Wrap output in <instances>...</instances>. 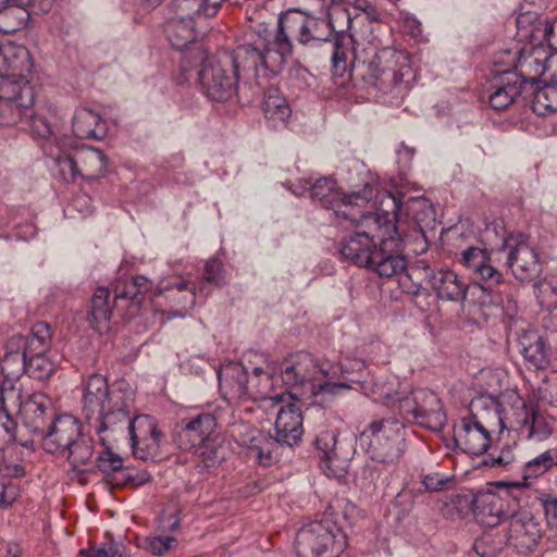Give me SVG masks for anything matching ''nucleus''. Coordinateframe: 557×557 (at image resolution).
I'll return each mask as SVG.
<instances>
[{"mask_svg": "<svg viewBox=\"0 0 557 557\" xmlns=\"http://www.w3.org/2000/svg\"><path fill=\"white\" fill-rule=\"evenodd\" d=\"M522 355L528 366L535 370L545 369L549 364V347L541 336L524 346Z\"/></svg>", "mask_w": 557, "mask_h": 557, "instance_id": "obj_42", "label": "nucleus"}, {"mask_svg": "<svg viewBox=\"0 0 557 557\" xmlns=\"http://www.w3.org/2000/svg\"><path fill=\"white\" fill-rule=\"evenodd\" d=\"M317 449L321 454V468L327 476H339L342 465L347 461V457L341 456L338 447L337 433L333 430L321 432L315 438Z\"/></svg>", "mask_w": 557, "mask_h": 557, "instance_id": "obj_30", "label": "nucleus"}, {"mask_svg": "<svg viewBox=\"0 0 557 557\" xmlns=\"http://www.w3.org/2000/svg\"><path fill=\"white\" fill-rule=\"evenodd\" d=\"M516 442L504 443L499 449H494L483 459V465L495 469H506L516 461Z\"/></svg>", "mask_w": 557, "mask_h": 557, "instance_id": "obj_47", "label": "nucleus"}, {"mask_svg": "<svg viewBox=\"0 0 557 557\" xmlns=\"http://www.w3.org/2000/svg\"><path fill=\"white\" fill-rule=\"evenodd\" d=\"M117 484H131L132 486H139L150 480V474L146 470H135L125 468L120 479L114 478Z\"/></svg>", "mask_w": 557, "mask_h": 557, "instance_id": "obj_55", "label": "nucleus"}, {"mask_svg": "<svg viewBox=\"0 0 557 557\" xmlns=\"http://www.w3.org/2000/svg\"><path fill=\"white\" fill-rule=\"evenodd\" d=\"M36 235V227L33 223H25L22 226H15L12 234L3 235L0 233V237L11 240H28Z\"/></svg>", "mask_w": 557, "mask_h": 557, "instance_id": "obj_59", "label": "nucleus"}, {"mask_svg": "<svg viewBox=\"0 0 557 557\" xmlns=\"http://www.w3.org/2000/svg\"><path fill=\"white\" fill-rule=\"evenodd\" d=\"M114 300H131L133 305L139 306L141 304V297L136 289H131L127 286V281L123 284H119L115 287Z\"/></svg>", "mask_w": 557, "mask_h": 557, "instance_id": "obj_58", "label": "nucleus"}, {"mask_svg": "<svg viewBox=\"0 0 557 557\" xmlns=\"http://www.w3.org/2000/svg\"><path fill=\"white\" fill-rule=\"evenodd\" d=\"M222 421L230 428L228 432L234 441L247 448L249 456L259 465L269 467L276 461L275 448L278 443L274 440V435L270 436L249 423L237 421L234 411H232V419L222 417Z\"/></svg>", "mask_w": 557, "mask_h": 557, "instance_id": "obj_16", "label": "nucleus"}, {"mask_svg": "<svg viewBox=\"0 0 557 557\" xmlns=\"http://www.w3.org/2000/svg\"><path fill=\"white\" fill-rule=\"evenodd\" d=\"M17 498V488L13 484H2L0 486V506L7 508Z\"/></svg>", "mask_w": 557, "mask_h": 557, "instance_id": "obj_62", "label": "nucleus"}, {"mask_svg": "<svg viewBox=\"0 0 557 557\" xmlns=\"http://www.w3.org/2000/svg\"><path fill=\"white\" fill-rule=\"evenodd\" d=\"M206 0H174L171 8L174 16L195 21L196 17L205 16Z\"/></svg>", "mask_w": 557, "mask_h": 557, "instance_id": "obj_49", "label": "nucleus"}, {"mask_svg": "<svg viewBox=\"0 0 557 557\" xmlns=\"http://www.w3.org/2000/svg\"><path fill=\"white\" fill-rule=\"evenodd\" d=\"M45 152L53 160L51 171L57 178L64 183H71L79 177L75 139L69 136L55 138V145L49 144L45 148Z\"/></svg>", "mask_w": 557, "mask_h": 557, "instance_id": "obj_25", "label": "nucleus"}, {"mask_svg": "<svg viewBox=\"0 0 557 557\" xmlns=\"http://www.w3.org/2000/svg\"><path fill=\"white\" fill-rule=\"evenodd\" d=\"M79 177L88 181L103 176L108 170L109 160L104 152L92 147H77Z\"/></svg>", "mask_w": 557, "mask_h": 557, "instance_id": "obj_34", "label": "nucleus"}, {"mask_svg": "<svg viewBox=\"0 0 557 557\" xmlns=\"http://www.w3.org/2000/svg\"><path fill=\"white\" fill-rule=\"evenodd\" d=\"M45 431L39 438L48 453L66 456L75 470L90 461L94 441L79 419L69 413L55 416Z\"/></svg>", "mask_w": 557, "mask_h": 557, "instance_id": "obj_9", "label": "nucleus"}, {"mask_svg": "<svg viewBox=\"0 0 557 557\" xmlns=\"http://www.w3.org/2000/svg\"><path fill=\"white\" fill-rule=\"evenodd\" d=\"M98 469L106 475H114L120 479L125 467H123V459L119 454L109 449L102 451L97 458Z\"/></svg>", "mask_w": 557, "mask_h": 557, "instance_id": "obj_51", "label": "nucleus"}, {"mask_svg": "<svg viewBox=\"0 0 557 557\" xmlns=\"http://www.w3.org/2000/svg\"><path fill=\"white\" fill-rule=\"evenodd\" d=\"M135 391L125 380L109 385L101 374L90 375L83 386L82 413L103 442L107 431L128 430L135 457L153 460L159 456L162 434L148 414L133 417Z\"/></svg>", "mask_w": 557, "mask_h": 557, "instance_id": "obj_1", "label": "nucleus"}, {"mask_svg": "<svg viewBox=\"0 0 557 557\" xmlns=\"http://www.w3.org/2000/svg\"><path fill=\"white\" fill-rule=\"evenodd\" d=\"M73 134L76 138L101 140L108 134V123L99 113L89 108L76 109L72 119Z\"/></svg>", "mask_w": 557, "mask_h": 557, "instance_id": "obj_29", "label": "nucleus"}, {"mask_svg": "<svg viewBox=\"0 0 557 557\" xmlns=\"http://www.w3.org/2000/svg\"><path fill=\"white\" fill-rule=\"evenodd\" d=\"M507 521L508 525L503 530L507 544L521 554L532 552L542 536L541 525L532 513L519 507Z\"/></svg>", "mask_w": 557, "mask_h": 557, "instance_id": "obj_22", "label": "nucleus"}, {"mask_svg": "<svg viewBox=\"0 0 557 557\" xmlns=\"http://www.w3.org/2000/svg\"><path fill=\"white\" fill-rule=\"evenodd\" d=\"M449 480L438 473L428 474L423 478L422 484L426 492H437L444 490Z\"/></svg>", "mask_w": 557, "mask_h": 557, "instance_id": "obj_60", "label": "nucleus"}, {"mask_svg": "<svg viewBox=\"0 0 557 557\" xmlns=\"http://www.w3.org/2000/svg\"><path fill=\"white\" fill-rule=\"evenodd\" d=\"M27 335H13L5 345V352L0 367L9 379H15L26 372Z\"/></svg>", "mask_w": 557, "mask_h": 557, "instance_id": "obj_31", "label": "nucleus"}, {"mask_svg": "<svg viewBox=\"0 0 557 557\" xmlns=\"http://www.w3.org/2000/svg\"><path fill=\"white\" fill-rule=\"evenodd\" d=\"M289 392H299L298 388H285L280 393H284L283 400L278 404L274 401H269L267 406H262L264 409L269 408H278L276 412V419L274 424V440L281 444L286 446L297 445L302 437L304 429H302V413L300 408L292 403L283 405L285 401V396L292 398L289 396ZM296 399L295 397H293Z\"/></svg>", "mask_w": 557, "mask_h": 557, "instance_id": "obj_20", "label": "nucleus"}, {"mask_svg": "<svg viewBox=\"0 0 557 557\" xmlns=\"http://www.w3.org/2000/svg\"><path fill=\"white\" fill-rule=\"evenodd\" d=\"M547 523L557 532V497L552 494H543L540 497Z\"/></svg>", "mask_w": 557, "mask_h": 557, "instance_id": "obj_56", "label": "nucleus"}, {"mask_svg": "<svg viewBox=\"0 0 557 557\" xmlns=\"http://www.w3.org/2000/svg\"><path fill=\"white\" fill-rule=\"evenodd\" d=\"M387 54H389V59L386 58V62L388 63L397 64L400 59H404V54L399 51H385L382 55H375V58L368 63L367 72L363 75L369 86L383 94L389 92L394 87L404 82L405 76L411 74V67L408 64H403L399 69L392 66V64H383L382 59Z\"/></svg>", "mask_w": 557, "mask_h": 557, "instance_id": "obj_21", "label": "nucleus"}, {"mask_svg": "<svg viewBox=\"0 0 557 557\" xmlns=\"http://www.w3.org/2000/svg\"><path fill=\"white\" fill-rule=\"evenodd\" d=\"M502 249L507 251L506 265L517 280L530 282L542 273L543 265L537 250L529 244L523 234L508 235L504 239Z\"/></svg>", "mask_w": 557, "mask_h": 557, "instance_id": "obj_17", "label": "nucleus"}, {"mask_svg": "<svg viewBox=\"0 0 557 557\" xmlns=\"http://www.w3.org/2000/svg\"><path fill=\"white\" fill-rule=\"evenodd\" d=\"M26 373L36 380H46L55 370V363L47 356L51 345V330L48 323L37 322L27 334Z\"/></svg>", "mask_w": 557, "mask_h": 557, "instance_id": "obj_19", "label": "nucleus"}, {"mask_svg": "<svg viewBox=\"0 0 557 557\" xmlns=\"http://www.w3.org/2000/svg\"><path fill=\"white\" fill-rule=\"evenodd\" d=\"M345 547L346 535L330 516L305 524L296 535L300 557H336Z\"/></svg>", "mask_w": 557, "mask_h": 557, "instance_id": "obj_12", "label": "nucleus"}, {"mask_svg": "<svg viewBox=\"0 0 557 557\" xmlns=\"http://www.w3.org/2000/svg\"><path fill=\"white\" fill-rule=\"evenodd\" d=\"M550 434L552 428L546 417L539 412L531 411V416L521 435L527 440L542 442L548 438Z\"/></svg>", "mask_w": 557, "mask_h": 557, "instance_id": "obj_46", "label": "nucleus"}, {"mask_svg": "<svg viewBox=\"0 0 557 557\" xmlns=\"http://www.w3.org/2000/svg\"><path fill=\"white\" fill-rule=\"evenodd\" d=\"M360 441L373 462L393 465L406 449L405 426L397 418L372 421L361 433Z\"/></svg>", "mask_w": 557, "mask_h": 557, "instance_id": "obj_11", "label": "nucleus"}, {"mask_svg": "<svg viewBox=\"0 0 557 557\" xmlns=\"http://www.w3.org/2000/svg\"><path fill=\"white\" fill-rule=\"evenodd\" d=\"M397 410L404 421L418 424L432 432H440L446 424L447 414L441 398L428 388H416L397 397Z\"/></svg>", "mask_w": 557, "mask_h": 557, "instance_id": "obj_13", "label": "nucleus"}, {"mask_svg": "<svg viewBox=\"0 0 557 557\" xmlns=\"http://www.w3.org/2000/svg\"><path fill=\"white\" fill-rule=\"evenodd\" d=\"M556 25L557 20L537 18L528 35L540 44L546 42L548 46H554L553 36Z\"/></svg>", "mask_w": 557, "mask_h": 557, "instance_id": "obj_52", "label": "nucleus"}, {"mask_svg": "<svg viewBox=\"0 0 557 557\" xmlns=\"http://www.w3.org/2000/svg\"><path fill=\"white\" fill-rule=\"evenodd\" d=\"M197 74L202 92L212 101H227L236 92L239 81L228 52L206 58Z\"/></svg>", "mask_w": 557, "mask_h": 557, "instance_id": "obj_15", "label": "nucleus"}, {"mask_svg": "<svg viewBox=\"0 0 557 557\" xmlns=\"http://www.w3.org/2000/svg\"><path fill=\"white\" fill-rule=\"evenodd\" d=\"M553 467H557V455L554 448L548 449L528 461L523 468V479H536Z\"/></svg>", "mask_w": 557, "mask_h": 557, "instance_id": "obj_45", "label": "nucleus"}, {"mask_svg": "<svg viewBox=\"0 0 557 557\" xmlns=\"http://www.w3.org/2000/svg\"><path fill=\"white\" fill-rule=\"evenodd\" d=\"M296 196L308 194L310 199L330 212V221L338 226L357 227L363 213L361 208L371 199L372 188L364 185L362 189L345 194L331 177H323L311 183L299 180L297 185L288 187Z\"/></svg>", "mask_w": 557, "mask_h": 557, "instance_id": "obj_6", "label": "nucleus"}, {"mask_svg": "<svg viewBox=\"0 0 557 557\" xmlns=\"http://www.w3.org/2000/svg\"><path fill=\"white\" fill-rule=\"evenodd\" d=\"M382 207L380 212L361 216L355 232L341 243L339 253L343 259L368 268L381 277H393L411 268L403 255V238L395 224L403 203L387 194Z\"/></svg>", "mask_w": 557, "mask_h": 557, "instance_id": "obj_2", "label": "nucleus"}, {"mask_svg": "<svg viewBox=\"0 0 557 557\" xmlns=\"http://www.w3.org/2000/svg\"><path fill=\"white\" fill-rule=\"evenodd\" d=\"M160 294L170 293L168 297L172 298L180 309L170 312L172 318L185 317L188 309L193 308L196 300V288L190 287L180 277L162 281L159 285Z\"/></svg>", "mask_w": 557, "mask_h": 557, "instance_id": "obj_33", "label": "nucleus"}, {"mask_svg": "<svg viewBox=\"0 0 557 557\" xmlns=\"http://www.w3.org/2000/svg\"><path fill=\"white\" fill-rule=\"evenodd\" d=\"M81 555L86 557H127V548L122 543L111 542L97 548L82 549Z\"/></svg>", "mask_w": 557, "mask_h": 557, "instance_id": "obj_53", "label": "nucleus"}, {"mask_svg": "<svg viewBox=\"0 0 557 557\" xmlns=\"http://www.w3.org/2000/svg\"><path fill=\"white\" fill-rule=\"evenodd\" d=\"M180 517L178 511L174 508H170L166 510H163L161 517H160V523L163 529H166L169 531H173L178 528L180 525Z\"/></svg>", "mask_w": 557, "mask_h": 557, "instance_id": "obj_61", "label": "nucleus"}, {"mask_svg": "<svg viewBox=\"0 0 557 557\" xmlns=\"http://www.w3.org/2000/svg\"><path fill=\"white\" fill-rule=\"evenodd\" d=\"M292 52L293 46L285 37L278 38L275 30L261 24L257 28V38L252 42L238 46L228 53V59L238 79L242 74L265 77L269 72H281Z\"/></svg>", "mask_w": 557, "mask_h": 557, "instance_id": "obj_7", "label": "nucleus"}, {"mask_svg": "<svg viewBox=\"0 0 557 557\" xmlns=\"http://www.w3.org/2000/svg\"><path fill=\"white\" fill-rule=\"evenodd\" d=\"M29 5L8 4L0 10V32L3 34H13L26 26L30 13L27 10Z\"/></svg>", "mask_w": 557, "mask_h": 557, "instance_id": "obj_39", "label": "nucleus"}, {"mask_svg": "<svg viewBox=\"0 0 557 557\" xmlns=\"http://www.w3.org/2000/svg\"><path fill=\"white\" fill-rule=\"evenodd\" d=\"M110 292L106 287H98L91 298L89 319L94 323V329L102 331L108 327V321L111 317L112 306L109 301Z\"/></svg>", "mask_w": 557, "mask_h": 557, "instance_id": "obj_38", "label": "nucleus"}, {"mask_svg": "<svg viewBox=\"0 0 557 557\" xmlns=\"http://www.w3.org/2000/svg\"><path fill=\"white\" fill-rule=\"evenodd\" d=\"M460 263L468 270L474 281L483 283V290H493L494 287L505 284L504 276L491 262L486 249L468 247L460 253Z\"/></svg>", "mask_w": 557, "mask_h": 557, "instance_id": "obj_24", "label": "nucleus"}, {"mask_svg": "<svg viewBox=\"0 0 557 557\" xmlns=\"http://www.w3.org/2000/svg\"><path fill=\"white\" fill-rule=\"evenodd\" d=\"M381 476V470L374 463H367L356 475L357 484L366 492L375 488Z\"/></svg>", "mask_w": 557, "mask_h": 557, "instance_id": "obj_54", "label": "nucleus"}, {"mask_svg": "<svg viewBox=\"0 0 557 557\" xmlns=\"http://www.w3.org/2000/svg\"><path fill=\"white\" fill-rule=\"evenodd\" d=\"M407 278L420 285L423 280L435 297L442 301L463 304L467 298L469 284L454 270L442 267L434 269L424 260H418L407 272Z\"/></svg>", "mask_w": 557, "mask_h": 557, "instance_id": "obj_14", "label": "nucleus"}, {"mask_svg": "<svg viewBox=\"0 0 557 557\" xmlns=\"http://www.w3.org/2000/svg\"><path fill=\"white\" fill-rule=\"evenodd\" d=\"M532 110L537 115L557 111V85L549 84L539 88L532 99Z\"/></svg>", "mask_w": 557, "mask_h": 557, "instance_id": "obj_43", "label": "nucleus"}, {"mask_svg": "<svg viewBox=\"0 0 557 557\" xmlns=\"http://www.w3.org/2000/svg\"><path fill=\"white\" fill-rule=\"evenodd\" d=\"M406 210L412 214L417 225L423 230L435 221V211L430 201L423 197L409 198L406 202Z\"/></svg>", "mask_w": 557, "mask_h": 557, "instance_id": "obj_44", "label": "nucleus"}, {"mask_svg": "<svg viewBox=\"0 0 557 557\" xmlns=\"http://www.w3.org/2000/svg\"><path fill=\"white\" fill-rule=\"evenodd\" d=\"M507 544L504 531H485L473 544L475 553L482 557H494Z\"/></svg>", "mask_w": 557, "mask_h": 557, "instance_id": "obj_41", "label": "nucleus"}, {"mask_svg": "<svg viewBox=\"0 0 557 557\" xmlns=\"http://www.w3.org/2000/svg\"><path fill=\"white\" fill-rule=\"evenodd\" d=\"M251 357L258 359L263 356L249 352L244 357L249 366L230 362L221 368L218 372L221 391L235 400L251 398L261 401V406H267L269 401L278 404L284 396V393L274 392V384L281 381L280 374L262 366H252Z\"/></svg>", "mask_w": 557, "mask_h": 557, "instance_id": "obj_8", "label": "nucleus"}, {"mask_svg": "<svg viewBox=\"0 0 557 557\" xmlns=\"http://www.w3.org/2000/svg\"><path fill=\"white\" fill-rule=\"evenodd\" d=\"M205 283L216 287H221L225 283L222 263L218 259H210L206 263L202 277L199 282V293L203 296H208L210 290H206Z\"/></svg>", "mask_w": 557, "mask_h": 557, "instance_id": "obj_48", "label": "nucleus"}, {"mask_svg": "<svg viewBox=\"0 0 557 557\" xmlns=\"http://www.w3.org/2000/svg\"><path fill=\"white\" fill-rule=\"evenodd\" d=\"M344 372L341 363L299 351L282 363L280 379L287 388L299 389L289 392L290 397L309 399L320 395L333 396L343 389H350V385L345 382H332Z\"/></svg>", "mask_w": 557, "mask_h": 557, "instance_id": "obj_5", "label": "nucleus"}, {"mask_svg": "<svg viewBox=\"0 0 557 557\" xmlns=\"http://www.w3.org/2000/svg\"><path fill=\"white\" fill-rule=\"evenodd\" d=\"M33 65L25 46H0V126H15L35 103V88L28 79Z\"/></svg>", "mask_w": 557, "mask_h": 557, "instance_id": "obj_4", "label": "nucleus"}, {"mask_svg": "<svg viewBox=\"0 0 557 557\" xmlns=\"http://www.w3.org/2000/svg\"><path fill=\"white\" fill-rule=\"evenodd\" d=\"M222 417L232 419V411L230 413H220L218 417L209 412H201L195 417L183 419L177 432L178 446L182 449L189 450L212 437L219 422L225 425Z\"/></svg>", "mask_w": 557, "mask_h": 557, "instance_id": "obj_23", "label": "nucleus"}, {"mask_svg": "<svg viewBox=\"0 0 557 557\" xmlns=\"http://www.w3.org/2000/svg\"><path fill=\"white\" fill-rule=\"evenodd\" d=\"M263 112L265 119L273 122L285 124L292 114V109L277 88L271 87L264 94Z\"/></svg>", "mask_w": 557, "mask_h": 557, "instance_id": "obj_37", "label": "nucleus"}, {"mask_svg": "<svg viewBox=\"0 0 557 557\" xmlns=\"http://www.w3.org/2000/svg\"><path fill=\"white\" fill-rule=\"evenodd\" d=\"M497 399L491 395H480L470 403V414L459 419L454 425V441L456 447L469 455L486 453L491 444L490 425L491 416L487 409H495Z\"/></svg>", "mask_w": 557, "mask_h": 557, "instance_id": "obj_10", "label": "nucleus"}, {"mask_svg": "<svg viewBox=\"0 0 557 557\" xmlns=\"http://www.w3.org/2000/svg\"><path fill=\"white\" fill-rule=\"evenodd\" d=\"M519 508V499L507 488L497 493L485 492L473 502V513L476 521L486 528L494 529Z\"/></svg>", "mask_w": 557, "mask_h": 557, "instance_id": "obj_18", "label": "nucleus"}, {"mask_svg": "<svg viewBox=\"0 0 557 557\" xmlns=\"http://www.w3.org/2000/svg\"><path fill=\"white\" fill-rule=\"evenodd\" d=\"M487 416H491L492 421H497L500 431L507 429L522 434L531 411L528 410L524 400L516 396L509 409L497 400V407L487 409Z\"/></svg>", "mask_w": 557, "mask_h": 557, "instance_id": "obj_28", "label": "nucleus"}, {"mask_svg": "<svg viewBox=\"0 0 557 557\" xmlns=\"http://www.w3.org/2000/svg\"><path fill=\"white\" fill-rule=\"evenodd\" d=\"M175 542L176 540L172 536H154L149 540L148 548L152 554L161 556L168 550H170Z\"/></svg>", "mask_w": 557, "mask_h": 557, "instance_id": "obj_57", "label": "nucleus"}, {"mask_svg": "<svg viewBox=\"0 0 557 557\" xmlns=\"http://www.w3.org/2000/svg\"><path fill=\"white\" fill-rule=\"evenodd\" d=\"M34 104L30 107L27 114L15 125L22 124L23 128H28L34 137L45 140L44 149L49 145H55L57 135L54 133V124L42 113L34 112Z\"/></svg>", "mask_w": 557, "mask_h": 557, "instance_id": "obj_36", "label": "nucleus"}, {"mask_svg": "<svg viewBox=\"0 0 557 557\" xmlns=\"http://www.w3.org/2000/svg\"><path fill=\"white\" fill-rule=\"evenodd\" d=\"M194 448L198 457V468H215L225 459V448L216 437L212 436Z\"/></svg>", "mask_w": 557, "mask_h": 557, "instance_id": "obj_40", "label": "nucleus"}, {"mask_svg": "<svg viewBox=\"0 0 557 557\" xmlns=\"http://www.w3.org/2000/svg\"><path fill=\"white\" fill-rule=\"evenodd\" d=\"M127 286L131 288V289H136L139 295L141 296L143 294H145L146 292H148L151 287V283L150 281L143 276V275H137L135 277H133L132 280L127 281Z\"/></svg>", "mask_w": 557, "mask_h": 557, "instance_id": "obj_64", "label": "nucleus"}, {"mask_svg": "<svg viewBox=\"0 0 557 557\" xmlns=\"http://www.w3.org/2000/svg\"><path fill=\"white\" fill-rule=\"evenodd\" d=\"M547 59L549 55L540 48H533L528 54L524 49L519 52L517 69L520 71L518 75L523 77V85L536 83L549 71Z\"/></svg>", "mask_w": 557, "mask_h": 557, "instance_id": "obj_32", "label": "nucleus"}, {"mask_svg": "<svg viewBox=\"0 0 557 557\" xmlns=\"http://www.w3.org/2000/svg\"><path fill=\"white\" fill-rule=\"evenodd\" d=\"M1 472L3 476L8 478H22L26 473L24 466L16 462H4Z\"/></svg>", "mask_w": 557, "mask_h": 557, "instance_id": "obj_63", "label": "nucleus"}, {"mask_svg": "<svg viewBox=\"0 0 557 557\" xmlns=\"http://www.w3.org/2000/svg\"><path fill=\"white\" fill-rule=\"evenodd\" d=\"M15 440V423L5 407L4 392L0 389V451Z\"/></svg>", "mask_w": 557, "mask_h": 557, "instance_id": "obj_50", "label": "nucleus"}, {"mask_svg": "<svg viewBox=\"0 0 557 557\" xmlns=\"http://www.w3.org/2000/svg\"><path fill=\"white\" fill-rule=\"evenodd\" d=\"M323 16L307 15L298 10L282 13L275 29L278 38L285 37L293 46L292 38L304 46H315L318 42H330L332 70L335 75L344 77L350 59L354 57V37L346 32L334 33L330 9H322Z\"/></svg>", "mask_w": 557, "mask_h": 557, "instance_id": "obj_3", "label": "nucleus"}, {"mask_svg": "<svg viewBox=\"0 0 557 557\" xmlns=\"http://www.w3.org/2000/svg\"><path fill=\"white\" fill-rule=\"evenodd\" d=\"M165 34L170 45L177 50L187 48L189 44L195 42L198 38L195 21L174 15L165 24Z\"/></svg>", "mask_w": 557, "mask_h": 557, "instance_id": "obj_35", "label": "nucleus"}, {"mask_svg": "<svg viewBox=\"0 0 557 557\" xmlns=\"http://www.w3.org/2000/svg\"><path fill=\"white\" fill-rule=\"evenodd\" d=\"M20 413L24 426L38 437L55 417L51 399L41 393H34L21 404Z\"/></svg>", "mask_w": 557, "mask_h": 557, "instance_id": "obj_26", "label": "nucleus"}, {"mask_svg": "<svg viewBox=\"0 0 557 557\" xmlns=\"http://www.w3.org/2000/svg\"><path fill=\"white\" fill-rule=\"evenodd\" d=\"M490 104L495 110L507 109L522 94L523 77L516 71L503 72L492 86Z\"/></svg>", "mask_w": 557, "mask_h": 557, "instance_id": "obj_27", "label": "nucleus"}]
</instances>
